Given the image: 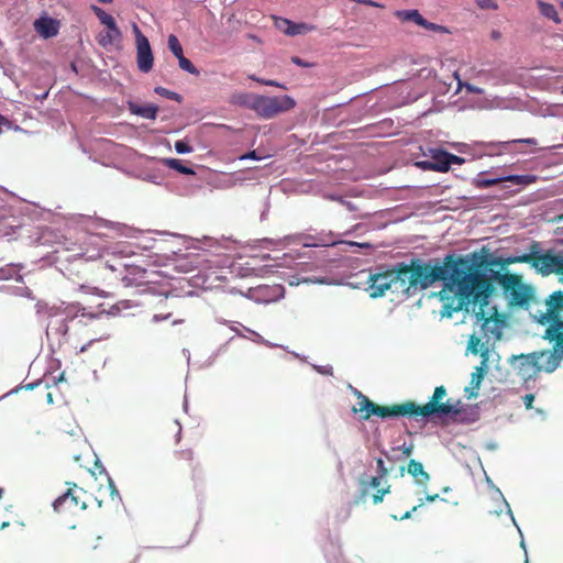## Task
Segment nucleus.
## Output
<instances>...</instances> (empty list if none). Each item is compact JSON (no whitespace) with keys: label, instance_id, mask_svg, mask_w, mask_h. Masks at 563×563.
<instances>
[{"label":"nucleus","instance_id":"1","mask_svg":"<svg viewBox=\"0 0 563 563\" xmlns=\"http://www.w3.org/2000/svg\"><path fill=\"white\" fill-rule=\"evenodd\" d=\"M472 258L473 252L466 255L449 254L442 262L413 257L409 263H397L400 292L410 295L411 291L428 289L435 282H443V291L451 292L455 302V306L449 307L453 311L463 310L465 299L479 283L478 276L471 272Z\"/></svg>","mask_w":563,"mask_h":563},{"label":"nucleus","instance_id":"2","mask_svg":"<svg viewBox=\"0 0 563 563\" xmlns=\"http://www.w3.org/2000/svg\"><path fill=\"white\" fill-rule=\"evenodd\" d=\"M471 272L478 276L479 283L478 286H474L473 294L465 299L463 310L468 311L471 306H478L476 316L485 322L492 320L494 316V313L486 312L485 308L495 290V283H498L505 294L509 295L511 303L523 306L530 299L529 288L522 284L521 278L516 274L500 273L488 268L486 255L473 252Z\"/></svg>","mask_w":563,"mask_h":563},{"label":"nucleus","instance_id":"3","mask_svg":"<svg viewBox=\"0 0 563 563\" xmlns=\"http://www.w3.org/2000/svg\"><path fill=\"white\" fill-rule=\"evenodd\" d=\"M355 395L357 397V405L353 407V412H360L362 420H368L372 416H378L385 419L406 416L430 417L433 415L441 417L457 415L460 412V409H457L454 404H451L450 399L442 401L446 396V389L444 386L435 387L430 401L422 406H419L411 400L401 404H394L391 406H380L372 401L360 390H355Z\"/></svg>","mask_w":563,"mask_h":563},{"label":"nucleus","instance_id":"4","mask_svg":"<svg viewBox=\"0 0 563 563\" xmlns=\"http://www.w3.org/2000/svg\"><path fill=\"white\" fill-rule=\"evenodd\" d=\"M511 263L529 264L542 276H549L551 274L560 275V283H563V255L554 254L551 251L541 253L538 242H532L530 253L515 257L511 260Z\"/></svg>","mask_w":563,"mask_h":563},{"label":"nucleus","instance_id":"5","mask_svg":"<svg viewBox=\"0 0 563 563\" xmlns=\"http://www.w3.org/2000/svg\"><path fill=\"white\" fill-rule=\"evenodd\" d=\"M74 460L78 466L73 467V474L76 477L73 482V505L85 510L96 500L92 490L97 485V478L90 468L81 465L80 456H74Z\"/></svg>","mask_w":563,"mask_h":563},{"label":"nucleus","instance_id":"6","mask_svg":"<svg viewBox=\"0 0 563 563\" xmlns=\"http://www.w3.org/2000/svg\"><path fill=\"white\" fill-rule=\"evenodd\" d=\"M549 351L533 352L530 354H521L515 357L514 368L517 371L518 376L523 380H528L537 376L540 372L552 373L555 369H547L549 360Z\"/></svg>","mask_w":563,"mask_h":563},{"label":"nucleus","instance_id":"7","mask_svg":"<svg viewBox=\"0 0 563 563\" xmlns=\"http://www.w3.org/2000/svg\"><path fill=\"white\" fill-rule=\"evenodd\" d=\"M547 319L550 322L545 330L544 338L554 342L553 349L549 354L547 369H556L563 358V319L560 313H547Z\"/></svg>","mask_w":563,"mask_h":563},{"label":"nucleus","instance_id":"8","mask_svg":"<svg viewBox=\"0 0 563 563\" xmlns=\"http://www.w3.org/2000/svg\"><path fill=\"white\" fill-rule=\"evenodd\" d=\"M367 290L372 298L382 297L387 290L400 292V279L397 272V264L383 273H376L368 277Z\"/></svg>","mask_w":563,"mask_h":563},{"label":"nucleus","instance_id":"9","mask_svg":"<svg viewBox=\"0 0 563 563\" xmlns=\"http://www.w3.org/2000/svg\"><path fill=\"white\" fill-rule=\"evenodd\" d=\"M91 10L100 23L106 26L96 36L97 43L106 49L119 44L122 41V32L118 27L114 18L97 5H91Z\"/></svg>","mask_w":563,"mask_h":563},{"label":"nucleus","instance_id":"10","mask_svg":"<svg viewBox=\"0 0 563 563\" xmlns=\"http://www.w3.org/2000/svg\"><path fill=\"white\" fill-rule=\"evenodd\" d=\"M132 31L135 36L137 68L141 73L147 74L154 65V55L148 38L142 33L136 23L132 24Z\"/></svg>","mask_w":563,"mask_h":563},{"label":"nucleus","instance_id":"11","mask_svg":"<svg viewBox=\"0 0 563 563\" xmlns=\"http://www.w3.org/2000/svg\"><path fill=\"white\" fill-rule=\"evenodd\" d=\"M537 177L533 175H509V176H501L497 178H486L483 175H478L474 179V185L476 188H488L492 186H495L503 181H509L511 184L518 185V186H526L533 184L536 181Z\"/></svg>","mask_w":563,"mask_h":563},{"label":"nucleus","instance_id":"12","mask_svg":"<svg viewBox=\"0 0 563 563\" xmlns=\"http://www.w3.org/2000/svg\"><path fill=\"white\" fill-rule=\"evenodd\" d=\"M175 468L180 473H188L195 479L199 475V464L195 461L191 449L178 450L174 454Z\"/></svg>","mask_w":563,"mask_h":563},{"label":"nucleus","instance_id":"13","mask_svg":"<svg viewBox=\"0 0 563 563\" xmlns=\"http://www.w3.org/2000/svg\"><path fill=\"white\" fill-rule=\"evenodd\" d=\"M47 402L67 405L66 393L68 391V383L65 378V372H62L58 377L54 376L53 385H47Z\"/></svg>","mask_w":563,"mask_h":563},{"label":"nucleus","instance_id":"14","mask_svg":"<svg viewBox=\"0 0 563 563\" xmlns=\"http://www.w3.org/2000/svg\"><path fill=\"white\" fill-rule=\"evenodd\" d=\"M35 32L43 38H51L58 34L60 23L58 20L42 15L33 23Z\"/></svg>","mask_w":563,"mask_h":563},{"label":"nucleus","instance_id":"15","mask_svg":"<svg viewBox=\"0 0 563 563\" xmlns=\"http://www.w3.org/2000/svg\"><path fill=\"white\" fill-rule=\"evenodd\" d=\"M276 25L284 34L288 36L307 34L317 29V26L313 24H308L303 22L295 23L288 19H279V21L276 22Z\"/></svg>","mask_w":563,"mask_h":563},{"label":"nucleus","instance_id":"16","mask_svg":"<svg viewBox=\"0 0 563 563\" xmlns=\"http://www.w3.org/2000/svg\"><path fill=\"white\" fill-rule=\"evenodd\" d=\"M384 477L380 476H372L368 483H363L362 488V497H365L368 494V487L375 488L376 493L372 495L373 503L375 505L380 504L384 499V496L389 493L390 486L379 487L382 484V479Z\"/></svg>","mask_w":563,"mask_h":563},{"label":"nucleus","instance_id":"17","mask_svg":"<svg viewBox=\"0 0 563 563\" xmlns=\"http://www.w3.org/2000/svg\"><path fill=\"white\" fill-rule=\"evenodd\" d=\"M407 472L415 478L418 485L427 486L430 481V475L424 471L422 463L416 460L409 461Z\"/></svg>","mask_w":563,"mask_h":563},{"label":"nucleus","instance_id":"18","mask_svg":"<svg viewBox=\"0 0 563 563\" xmlns=\"http://www.w3.org/2000/svg\"><path fill=\"white\" fill-rule=\"evenodd\" d=\"M422 165L428 166V168L432 170L442 173L448 172L450 169L445 151H437L432 155V162H424L422 163Z\"/></svg>","mask_w":563,"mask_h":563},{"label":"nucleus","instance_id":"19","mask_svg":"<svg viewBox=\"0 0 563 563\" xmlns=\"http://www.w3.org/2000/svg\"><path fill=\"white\" fill-rule=\"evenodd\" d=\"M484 374L485 369L483 366L475 368V372L472 374L471 386L466 387L464 390L468 399L477 397Z\"/></svg>","mask_w":563,"mask_h":563},{"label":"nucleus","instance_id":"20","mask_svg":"<svg viewBox=\"0 0 563 563\" xmlns=\"http://www.w3.org/2000/svg\"><path fill=\"white\" fill-rule=\"evenodd\" d=\"M395 16L402 22H413L419 26H421L424 23V18L416 9L398 10L395 12Z\"/></svg>","mask_w":563,"mask_h":563},{"label":"nucleus","instance_id":"21","mask_svg":"<svg viewBox=\"0 0 563 563\" xmlns=\"http://www.w3.org/2000/svg\"><path fill=\"white\" fill-rule=\"evenodd\" d=\"M547 313H560L563 309V291L556 290L547 299Z\"/></svg>","mask_w":563,"mask_h":563},{"label":"nucleus","instance_id":"22","mask_svg":"<svg viewBox=\"0 0 563 563\" xmlns=\"http://www.w3.org/2000/svg\"><path fill=\"white\" fill-rule=\"evenodd\" d=\"M538 5H539L540 12L543 16L554 21L555 23L561 22L558 11L553 4L543 2V1H539Z\"/></svg>","mask_w":563,"mask_h":563},{"label":"nucleus","instance_id":"23","mask_svg":"<svg viewBox=\"0 0 563 563\" xmlns=\"http://www.w3.org/2000/svg\"><path fill=\"white\" fill-rule=\"evenodd\" d=\"M164 163H165V165L167 167H169L172 169H175V170L179 172L183 175H194L195 174L194 169L183 165L180 159H177V158H166L164 161Z\"/></svg>","mask_w":563,"mask_h":563},{"label":"nucleus","instance_id":"24","mask_svg":"<svg viewBox=\"0 0 563 563\" xmlns=\"http://www.w3.org/2000/svg\"><path fill=\"white\" fill-rule=\"evenodd\" d=\"M70 496V487H68L62 495H59L52 504L55 512L59 514L65 510V504Z\"/></svg>","mask_w":563,"mask_h":563},{"label":"nucleus","instance_id":"25","mask_svg":"<svg viewBox=\"0 0 563 563\" xmlns=\"http://www.w3.org/2000/svg\"><path fill=\"white\" fill-rule=\"evenodd\" d=\"M167 45H168L169 51L174 54V56L176 58L180 57V55H183V47H181V44L176 35L170 34L168 36Z\"/></svg>","mask_w":563,"mask_h":563},{"label":"nucleus","instance_id":"26","mask_svg":"<svg viewBox=\"0 0 563 563\" xmlns=\"http://www.w3.org/2000/svg\"><path fill=\"white\" fill-rule=\"evenodd\" d=\"M131 112L146 119H155L158 108H130Z\"/></svg>","mask_w":563,"mask_h":563},{"label":"nucleus","instance_id":"27","mask_svg":"<svg viewBox=\"0 0 563 563\" xmlns=\"http://www.w3.org/2000/svg\"><path fill=\"white\" fill-rule=\"evenodd\" d=\"M178 59V64H179V67L183 69V70H186L192 75H198L199 71L198 69L194 66V64L183 55H180V57H177Z\"/></svg>","mask_w":563,"mask_h":563},{"label":"nucleus","instance_id":"28","mask_svg":"<svg viewBox=\"0 0 563 563\" xmlns=\"http://www.w3.org/2000/svg\"><path fill=\"white\" fill-rule=\"evenodd\" d=\"M257 113L266 119L277 115L279 112L287 110L288 108H254Z\"/></svg>","mask_w":563,"mask_h":563},{"label":"nucleus","instance_id":"29","mask_svg":"<svg viewBox=\"0 0 563 563\" xmlns=\"http://www.w3.org/2000/svg\"><path fill=\"white\" fill-rule=\"evenodd\" d=\"M421 26L429 31H433L437 33H450V31L446 26L429 22L426 19H424V23Z\"/></svg>","mask_w":563,"mask_h":563},{"label":"nucleus","instance_id":"30","mask_svg":"<svg viewBox=\"0 0 563 563\" xmlns=\"http://www.w3.org/2000/svg\"><path fill=\"white\" fill-rule=\"evenodd\" d=\"M155 91L157 93H159L161 96H165L166 98H168L170 100H174L176 102H181V98H180V96L177 92L170 91V90H168L166 88H163V87H157L155 89Z\"/></svg>","mask_w":563,"mask_h":563},{"label":"nucleus","instance_id":"31","mask_svg":"<svg viewBox=\"0 0 563 563\" xmlns=\"http://www.w3.org/2000/svg\"><path fill=\"white\" fill-rule=\"evenodd\" d=\"M175 150L178 154H187L192 152V147L185 141H176Z\"/></svg>","mask_w":563,"mask_h":563},{"label":"nucleus","instance_id":"32","mask_svg":"<svg viewBox=\"0 0 563 563\" xmlns=\"http://www.w3.org/2000/svg\"><path fill=\"white\" fill-rule=\"evenodd\" d=\"M479 344H481V339L476 335H471V338L468 340L467 350L471 351V353L476 355L479 351L478 350Z\"/></svg>","mask_w":563,"mask_h":563},{"label":"nucleus","instance_id":"33","mask_svg":"<svg viewBox=\"0 0 563 563\" xmlns=\"http://www.w3.org/2000/svg\"><path fill=\"white\" fill-rule=\"evenodd\" d=\"M446 157L449 161V167H451V165H453V164L462 165L465 162V159L463 157H460L457 155H454V154H451L448 152H446Z\"/></svg>","mask_w":563,"mask_h":563},{"label":"nucleus","instance_id":"34","mask_svg":"<svg viewBox=\"0 0 563 563\" xmlns=\"http://www.w3.org/2000/svg\"><path fill=\"white\" fill-rule=\"evenodd\" d=\"M13 123L3 115H0V133L12 129Z\"/></svg>","mask_w":563,"mask_h":563},{"label":"nucleus","instance_id":"35","mask_svg":"<svg viewBox=\"0 0 563 563\" xmlns=\"http://www.w3.org/2000/svg\"><path fill=\"white\" fill-rule=\"evenodd\" d=\"M376 463H377L378 476H380V477H386V476H387L388 471H387V468L385 467L384 461H383L380 457H378V459L376 460Z\"/></svg>","mask_w":563,"mask_h":563},{"label":"nucleus","instance_id":"36","mask_svg":"<svg viewBox=\"0 0 563 563\" xmlns=\"http://www.w3.org/2000/svg\"><path fill=\"white\" fill-rule=\"evenodd\" d=\"M523 404L527 409H531L533 401H534V395L533 394H527L522 397Z\"/></svg>","mask_w":563,"mask_h":563},{"label":"nucleus","instance_id":"37","mask_svg":"<svg viewBox=\"0 0 563 563\" xmlns=\"http://www.w3.org/2000/svg\"><path fill=\"white\" fill-rule=\"evenodd\" d=\"M253 106H266L264 103V99L261 98L257 102H255ZM267 106H272V107H275V106H282L279 102H278V99L277 98H273V99H269V103Z\"/></svg>","mask_w":563,"mask_h":563},{"label":"nucleus","instance_id":"38","mask_svg":"<svg viewBox=\"0 0 563 563\" xmlns=\"http://www.w3.org/2000/svg\"><path fill=\"white\" fill-rule=\"evenodd\" d=\"M262 157L257 155L256 151H251L247 154L241 156V159H261Z\"/></svg>","mask_w":563,"mask_h":563},{"label":"nucleus","instance_id":"39","mask_svg":"<svg viewBox=\"0 0 563 563\" xmlns=\"http://www.w3.org/2000/svg\"><path fill=\"white\" fill-rule=\"evenodd\" d=\"M422 505H423V503H420L419 505L413 506V507L411 508V510H409V511H407L405 515H402L400 519L402 520V519H408V518H410L411 514H412L413 511H416V510H417L419 507H421Z\"/></svg>","mask_w":563,"mask_h":563},{"label":"nucleus","instance_id":"40","mask_svg":"<svg viewBox=\"0 0 563 563\" xmlns=\"http://www.w3.org/2000/svg\"><path fill=\"white\" fill-rule=\"evenodd\" d=\"M514 142L527 143V144H531V145H536L537 144L536 139H521V140H515Z\"/></svg>","mask_w":563,"mask_h":563},{"label":"nucleus","instance_id":"41","mask_svg":"<svg viewBox=\"0 0 563 563\" xmlns=\"http://www.w3.org/2000/svg\"><path fill=\"white\" fill-rule=\"evenodd\" d=\"M81 303L79 301L73 302L71 309H73V316L77 314L81 310Z\"/></svg>","mask_w":563,"mask_h":563},{"label":"nucleus","instance_id":"42","mask_svg":"<svg viewBox=\"0 0 563 563\" xmlns=\"http://www.w3.org/2000/svg\"><path fill=\"white\" fill-rule=\"evenodd\" d=\"M10 525L9 521L4 520L2 518V514L0 512V530L4 529L5 527H8Z\"/></svg>","mask_w":563,"mask_h":563},{"label":"nucleus","instance_id":"43","mask_svg":"<svg viewBox=\"0 0 563 563\" xmlns=\"http://www.w3.org/2000/svg\"><path fill=\"white\" fill-rule=\"evenodd\" d=\"M257 81L264 84V85H268V86H279V84L277 81H274V80H260V79H256Z\"/></svg>","mask_w":563,"mask_h":563},{"label":"nucleus","instance_id":"44","mask_svg":"<svg viewBox=\"0 0 563 563\" xmlns=\"http://www.w3.org/2000/svg\"><path fill=\"white\" fill-rule=\"evenodd\" d=\"M249 97L247 96H241L240 97V103L241 106H250V101L247 100Z\"/></svg>","mask_w":563,"mask_h":563},{"label":"nucleus","instance_id":"45","mask_svg":"<svg viewBox=\"0 0 563 563\" xmlns=\"http://www.w3.org/2000/svg\"><path fill=\"white\" fill-rule=\"evenodd\" d=\"M412 449H413V448H412V445L404 446V454H405L406 456L411 455V453H412Z\"/></svg>","mask_w":563,"mask_h":563},{"label":"nucleus","instance_id":"46","mask_svg":"<svg viewBox=\"0 0 563 563\" xmlns=\"http://www.w3.org/2000/svg\"><path fill=\"white\" fill-rule=\"evenodd\" d=\"M438 498H439V495H438V494H434V495H428V496L426 497V500L431 503V501L437 500Z\"/></svg>","mask_w":563,"mask_h":563},{"label":"nucleus","instance_id":"47","mask_svg":"<svg viewBox=\"0 0 563 563\" xmlns=\"http://www.w3.org/2000/svg\"><path fill=\"white\" fill-rule=\"evenodd\" d=\"M292 62L297 65H302L301 60L299 57H292Z\"/></svg>","mask_w":563,"mask_h":563},{"label":"nucleus","instance_id":"48","mask_svg":"<svg viewBox=\"0 0 563 563\" xmlns=\"http://www.w3.org/2000/svg\"><path fill=\"white\" fill-rule=\"evenodd\" d=\"M286 101H287V106H295L294 100H291L290 98H286Z\"/></svg>","mask_w":563,"mask_h":563},{"label":"nucleus","instance_id":"49","mask_svg":"<svg viewBox=\"0 0 563 563\" xmlns=\"http://www.w3.org/2000/svg\"><path fill=\"white\" fill-rule=\"evenodd\" d=\"M60 332L63 333L64 336H66V334H67V327H63V329L60 328Z\"/></svg>","mask_w":563,"mask_h":563},{"label":"nucleus","instance_id":"50","mask_svg":"<svg viewBox=\"0 0 563 563\" xmlns=\"http://www.w3.org/2000/svg\"><path fill=\"white\" fill-rule=\"evenodd\" d=\"M490 1H492V0H485V1L481 4V7H482V8H488L489 5H486L485 3H486V2H490Z\"/></svg>","mask_w":563,"mask_h":563},{"label":"nucleus","instance_id":"51","mask_svg":"<svg viewBox=\"0 0 563 563\" xmlns=\"http://www.w3.org/2000/svg\"><path fill=\"white\" fill-rule=\"evenodd\" d=\"M499 36H500V35H499V33H498V32H496V31H494V32H493V37H494V38H498Z\"/></svg>","mask_w":563,"mask_h":563},{"label":"nucleus","instance_id":"52","mask_svg":"<svg viewBox=\"0 0 563 563\" xmlns=\"http://www.w3.org/2000/svg\"><path fill=\"white\" fill-rule=\"evenodd\" d=\"M110 487L112 489V494H114V493L118 494V492L115 490L114 485L112 483H110Z\"/></svg>","mask_w":563,"mask_h":563},{"label":"nucleus","instance_id":"53","mask_svg":"<svg viewBox=\"0 0 563 563\" xmlns=\"http://www.w3.org/2000/svg\"><path fill=\"white\" fill-rule=\"evenodd\" d=\"M99 2H102V3H110V2H112V0H99Z\"/></svg>","mask_w":563,"mask_h":563},{"label":"nucleus","instance_id":"54","mask_svg":"<svg viewBox=\"0 0 563 563\" xmlns=\"http://www.w3.org/2000/svg\"><path fill=\"white\" fill-rule=\"evenodd\" d=\"M71 69H73V71H77V69H76V67H75V65H74V64H73V66H71Z\"/></svg>","mask_w":563,"mask_h":563},{"label":"nucleus","instance_id":"55","mask_svg":"<svg viewBox=\"0 0 563 563\" xmlns=\"http://www.w3.org/2000/svg\"><path fill=\"white\" fill-rule=\"evenodd\" d=\"M154 320H155V321L159 320V318H158V316H157V314H155V316H154Z\"/></svg>","mask_w":563,"mask_h":563},{"label":"nucleus","instance_id":"56","mask_svg":"<svg viewBox=\"0 0 563 563\" xmlns=\"http://www.w3.org/2000/svg\"><path fill=\"white\" fill-rule=\"evenodd\" d=\"M562 8H563V2L561 3Z\"/></svg>","mask_w":563,"mask_h":563},{"label":"nucleus","instance_id":"57","mask_svg":"<svg viewBox=\"0 0 563 563\" xmlns=\"http://www.w3.org/2000/svg\"><path fill=\"white\" fill-rule=\"evenodd\" d=\"M562 92H563V85H562Z\"/></svg>","mask_w":563,"mask_h":563}]
</instances>
